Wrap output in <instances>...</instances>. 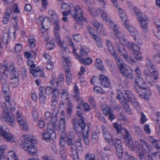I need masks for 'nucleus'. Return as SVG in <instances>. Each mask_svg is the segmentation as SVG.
Returning a JSON list of instances; mask_svg holds the SVG:
<instances>
[{
  "instance_id": "obj_20",
  "label": "nucleus",
  "mask_w": 160,
  "mask_h": 160,
  "mask_svg": "<svg viewBox=\"0 0 160 160\" xmlns=\"http://www.w3.org/2000/svg\"><path fill=\"white\" fill-rule=\"evenodd\" d=\"M18 122L22 128V130L26 131L28 130L27 123L25 121L22 119L20 116L18 112L16 114Z\"/></svg>"
},
{
  "instance_id": "obj_21",
  "label": "nucleus",
  "mask_w": 160,
  "mask_h": 160,
  "mask_svg": "<svg viewBox=\"0 0 160 160\" xmlns=\"http://www.w3.org/2000/svg\"><path fill=\"white\" fill-rule=\"evenodd\" d=\"M99 11L102 15L103 19L108 24L112 26L114 25V24L110 18L108 17L106 12L103 10L99 9Z\"/></svg>"
},
{
  "instance_id": "obj_8",
  "label": "nucleus",
  "mask_w": 160,
  "mask_h": 160,
  "mask_svg": "<svg viewBox=\"0 0 160 160\" xmlns=\"http://www.w3.org/2000/svg\"><path fill=\"white\" fill-rule=\"evenodd\" d=\"M135 82L137 85L135 86V89L138 94L141 92V90L147 89V84L140 77L135 78Z\"/></svg>"
},
{
  "instance_id": "obj_26",
  "label": "nucleus",
  "mask_w": 160,
  "mask_h": 160,
  "mask_svg": "<svg viewBox=\"0 0 160 160\" xmlns=\"http://www.w3.org/2000/svg\"><path fill=\"white\" fill-rule=\"evenodd\" d=\"M128 87L129 85L128 83L126 81H124L122 83L120 84L118 86L119 89L117 91L120 92L121 94H118L117 93V95L119 94H120L121 95V97L122 98V92L124 90L127 91L126 89L128 88ZM127 91L128 90H127Z\"/></svg>"
},
{
  "instance_id": "obj_41",
  "label": "nucleus",
  "mask_w": 160,
  "mask_h": 160,
  "mask_svg": "<svg viewBox=\"0 0 160 160\" xmlns=\"http://www.w3.org/2000/svg\"><path fill=\"white\" fill-rule=\"evenodd\" d=\"M79 57V60L80 62H81L83 64L88 65H90L92 62V60L90 58H88L82 59L81 57Z\"/></svg>"
},
{
  "instance_id": "obj_4",
  "label": "nucleus",
  "mask_w": 160,
  "mask_h": 160,
  "mask_svg": "<svg viewBox=\"0 0 160 160\" xmlns=\"http://www.w3.org/2000/svg\"><path fill=\"white\" fill-rule=\"evenodd\" d=\"M68 11H64L62 15L64 17H67L69 13H71L72 17L75 20L78 21L82 19V16L83 15L82 10L80 6L78 5L75 7L70 6Z\"/></svg>"
},
{
  "instance_id": "obj_44",
  "label": "nucleus",
  "mask_w": 160,
  "mask_h": 160,
  "mask_svg": "<svg viewBox=\"0 0 160 160\" xmlns=\"http://www.w3.org/2000/svg\"><path fill=\"white\" fill-rule=\"evenodd\" d=\"M135 14L137 16L138 19H139V18L141 17L142 18V17H143V16H145V15L142 14L139 9L137 8L136 7H135L133 8Z\"/></svg>"
},
{
  "instance_id": "obj_38",
  "label": "nucleus",
  "mask_w": 160,
  "mask_h": 160,
  "mask_svg": "<svg viewBox=\"0 0 160 160\" xmlns=\"http://www.w3.org/2000/svg\"><path fill=\"white\" fill-rule=\"evenodd\" d=\"M144 74L148 82L151 85H152L154 79L151 77L148 71L146 70H144Z\"/></svg>"
},
{
  "instance_id": "obj_48",
  "label": "nucleus",
  "mask_w": 160,
  "mask_h": 160,
  "mask_svg": "<svg viewBox=\"0 0 160 160\" xmlns=\"http://www.w3.org/2000/svg\"><path fill=\"white\" fill-rule=\"evenodd\" d=\"M88 10L89 11L90 13L92 16L94 17L98 16V13L95 9L91 7H88Z\"/></svg>"
},
{
  "instance_id": "obj_63",
  "label": "nucleus",
  "mask_w": 160,
  "mask_h": 160,
  "mask_svg": "<svg viewBox=\"0 0 160 160\" xmlns=\"http://www.w3.org/2000/svg\"><path fill=\"white\" fill-rule=\"evenodd\" d=\"M87 29L89 32L90 34L91 37L93 38L94 36L97 35H95L94 32V29L90 26H88L87 27Z\"/></svg>"
},
{
  "instance_id": "obj_60",
  "label": "nucleus",
  "mask_w": 160,
  "mask_h": 160,
  "mask_svg": "<svg viewBox=\"0 0 160 160\" xmlns=\"http://www.w3.org/2000/svg\"><path fill=\"white\" fill-rule=\"evenodd\" d=\"M106 107L102 110V112L105 115L107 116L112 111L110 108L108 106H106Z\"/></svg>"
},
{
  "instance_id": "obj_40",
  "label": "nucleus",
  "mask_w": 160,
  "mask_h": 160,
  "mask_svg": "<svg viewBox=\"0 0 160 160\" xmlns=\"http://www.w3.org/2000/svg\"><path fill=\"white\" fill-rule=\"evenodd\" d=\"M83 14L82 16V19H80V20L78 21H76L77 22V23L74 26L75 29H80L81 26L82 25V23L81 22L85 21L86 20V18L83 16Z\"/></svg>"
},
{
  "instance_id": "obj_16",
  "label": "nucleus",
  "mask_w": 160,
  "mask_h": 160,
  "mask_svg": "<svg viewBox=\"0 0 160 160\" xmlns=\"http://www.w3.org/2000/svg\"><path fill=\"white\" fill-rule=\"evenodd\" d=\"M142 30L144 32H147L148 31V24L149 22L146 16L143 17H141L138 19Z\"/></svg>"
},
{
  "instance_id": "obj_52",
  "label": "nucleus",
  "mask_w": 160,
  "mask_h": 160,
  "mask_svg": "<svg viewBox=\"0 0 160 160\" xmlns=\"http://www.w3.org/2000/svg\"><path fill=\"white\" fill-rule=\"evenodd\" d=\"M28 41L29 42V45L31 48L35 47V40L33 38H28Z\"/></svg>"
},
{
  "instance_id": "obj_27",
  "label": "nucleus",
  "mask_w": 160,
  "mask_h": 160,
  "mask_svg": "<svg viewBox=\"0 0 160 160\" xmlns=\"http://www.w3.org/2000/svg\"><path fill=\"white\" fill-rule=\"evenodd\" d=\"M8 73L5 70H2V67L0 70V81L2 83L6 82L8 76Z\"/></svg>"
},
{
  "instance_id": "obj_37",
  "label": "nucleus",
  "mask_w": 160,
  "mask_h": 160,
  "mask_svg": "<svg viewBox=\"0 0 160 160\" xmlns=\"http://www.w3.org/2000/svg\"><path fill=\"white\" fill-rule=\"evenodd\" d=\"M66 126V121L64 117L61 118L60 120L59 130L63 131L65 130Z\"/></svg>"
},
{
  "instance_id": "obj_53",
  "label": "nucleus",
  "mask_w": 160,
  "mask_h": 160,
  "mask_svg": "<svg viewBox=\"0 0 160 160\" xmlns=\"http://www.w3.org/2000/svg\"><path fill=\"white\" fill-rule=\"evenodd\" d=\"M98 136L97 134L95 132H93L92 135V141L93 142L96 143L98 142Z\"/></svg>"
},
{
  "instance_id": "obj_57",
  "label": "nucleus",
  "mask_w": 160,
  "mask_h": 160,
  "mask_svg": "<svg viewBox=\"0 0 160 160\" xmlns=\"http://www.w3.org/2000/svg\"><path fill=\"white\" fill-rule=\"evenodd\" d=\"M124 58L128 63L131 64L134 63L136 62L133 58L128 56L127 54Z\"/></svg>"
},
{
  "instance_id": "obj_33",
  "label": "nucleus",
  "mask_w": 160,
  "mask_h": 160,
  "mask_svg": "<svg viewBox=\"0 0 160 160\" xmlns=\"http://www.w3.org/2000/svg\"><path fill=\"white\" fill-rule=\"evenodd\" d=\"M74 91L75 93V97L76 98V100L78 102L80 101V103L81 104L83 102V100L79 96V90L76 85L74 86Z\"/></svg>"
},
{
  "instance_id": "obj_56",
  "label": "nucleus",
  "mask_w": 160,
  "mask_h": 160,
  "mask_svg": "<svg viewBox=\"0 0 160 160\" xmlns=\"http://www.w3.org/2000/svg\"><path fill=\"white\" fill-rule=\"evenodd\" d=\"M46 67L49 70H52L54 67L53 63L51 61H47L46 63Z\"/></svg>"
},
{
  "instance_id": "obj_59",
  "label": "nucleus",
  "mask_w": 160,
  "mask_h": 160,
  "mask_svg": "<svg viewBox=\"0 0 160 160\" xmlns=\"http://www.w3.org/2000/svg\"><path fill=\"white\" fill-rule=\"evenodd\" d=\"M48 13L51 16L52 20L55 19L57 20V18H58V16L52 10H49L48 11Z\"/></svg>"
},
{
  "instance_id": "obj_2",
  "label": "nucleus",
  "mask_w": 160,
  "mask_h": 160,
  "mask_svg": "<svg viewBox=\"0 0 160 160\" xmlns=\"http://www.w3.org/2000/svg\"><path fill=\"white\" fill-rule=\"evenodd\" d=\"M1 106L3 110V113L1 118L2 119L7 122L9 125L13 126L14 125V118L12 113L8 111V108L11 104L9 102L8 103L5 102H1L0 103Z\"/></svg>"
},
{
  "instance_id": "obj_10",
  "label": "nucleus",
  "mask_w": 160,
  "mask_h": 160,
  "mask_svg": "<svg viewBox=\"0 0 160 160\" xmlns=\"http://www.w3.org/2000/svg\"><path fill=\"white\" fill-rule=\"evenodd\" d=\"M2 67V70H5L7 72L8 71L10 72L11 76L14 75L16 72H18L16 71L15 68L13 63H11L8 65L7 62H3Z\"/></svg>"
},
{
  "instance_id": "obj_51",
  "label": "nucleus",
  "mask_w": 160,
  "mask_h": 160,
  "mask_svg": "<svg viewBox=\"0 0 160 160\" xmlns=\"http://www.w3.org/2000/svg\"><path fill=\"white\" fill-rule=\"evenodd\" d=\"M62 57L64 59V61L65 62V66H65V65H66L67 68H69L71 66V64L70 62V61L69 59V57H64V56H63Z\"/></svg>"
},
{
  "instance_id": "obj_30",
  "label": "nucleus",
  "mask_w": 160,
  "mask_h": 160,
  "mask_svg": "<svg viewBox=\"0 0 160 160\" xmlns=\"http://www.w3.org/2000/svg\"><path fill=\"white\" fill-rule=\"evenodd\" d=\"M102 127L104 138L107 142H109L110 140H112L111 136L105 127L102 126Z\"/></svg>"
},
{
  "instance_id": "obj_61",
  "label": "nucleus",
  "mask_w": 160,
  "mask_h": 160,
  "mask_svg": "<svg viewBox=\"0 0 160 160\" xmlns=\"http://www.w3.org/2000/svg\"><path fill=\"white\" fill-rule=\"evenodd\" d=\"M108 48L110 52L113 56H114V58L115 59V56H118L115 54V49L114 48L113 45L112 46L109 47Z\"/></svg>"
},
{
  "instance_id": "obj_7",
  "label": "nucleus",
  "mask_w": 160,
  "mask_h": 160,
  "mask_svg": "<svg viewBox=\"0 0 160 160\" xmlns=\"http://www.w3.org/2000/svg\"><path fill=\"white\" fill-rule=\"evenodd\" d=\"M146 64L148 69L152 74L154 80H157L158 78V72L152 62L149 59H146Z\"/></svg>"
},
{
  "instance_id": "obj_35",
  "label": "nucleus",
  "mask_w": 160,
  "mask_h": 160,
  "mask_svg": "<svg viewBox=\"0 0 160 160\" xmlns=\"http://www.w3.org/2000/svg\"><path fill=\"white\" fill-rule=\"evenodd\" d=\"M58 112L57 110L52 111V117L51 119V122L53 127H54L56 125V122L57 120L56 115Z\"/></svg>"
},
{
  "instance_id": "obj_6",
  "label": "nucleus",
  "mask_w": 160,
  "mask_h": 160,
  "mask_svg": "<svg viewBox=\"0 0 160 160\" xmlns=\"http://www.w3.org/2000/svg\"><path fill=\"white\" fill-rule=\"evenodd\" d=\"M54 22L53 25L54 28V35L55 36V39L57 42L58 45V46H62V43L61 42V40L60 38V35L58 32L60 30V28L59 25V22L58 18L57 19H55L52 20Z\"/></svg>"
},
{
  "instance_id": "obj_29",
  "label": "nucleus",
  "mask_w": 160,
  "mask_h": 160,
  "mask_svg": "<svg viewBox=\"0 0 160 160\" xmlns=\"http://www.w3.org/2000/svg\"><path fill=\"white\" fill-rule=\"evenodd\" d=\"M57 98L52 96L51 98V108L52 111L57 110L58 106Z\"/></svg>"
},
{
  "instance_id": "obj_11",
  "label": "nucleus",
  "mask_w": 160,
  "mask_h": 160,
  "mask_svg": "<svg viewBox=\"0 0 160 160\" xmlns=\"http://www.w3.org/2000/svg\"><path fill=\"white\" fill-rule=\"evenodd\" d=\"M113 126L114 128L117 130V132L119 134L120 132H123L124 134V138L126 140L127 139L131 138V135L129 132L126 129L123 128L121 130V126L120 125H118L117 123H114Z\"/></svg>"
},
{
  "instance_id": "obj_19",
  "label": "nucleus",
  "mask_w": 160,
  "mask_h": 160,
  "mask_svg": "<svg viewBox=\"0 0 160 160\" xmlns=\"http://www.w3.org/2000/svg\"><path fill=\"white\" fill-rule=\"evenodd\" d=\"M119 100L122 102V104L124 108L125 111L129 114H132V111L130 109L128 103L127 102V100H123V98L121 97V95L119 94L116 97Z\"/></svg>"
},
{
  "instance_id": "obj_15",
  "label": "nucleus",
  "mask_w": 160,
  "mask_h": 160,
  "mask_svg": "<svg viewBox=\"0 0 160 160\" xmlns=\"http://www.w3.org/2000/svg\"><path fill=\"white\" fill-rule=\"evenodd\" d=\"M23 148L25 150L28 151L31 156L35 155L37 152V150L34 145H31L30 143L23 145Z\"/></svg>"
},
{
  "instance_id": "obj_22",
  "label": "nucleus",
  "mask_w": 160,
  "mask_h": 160,
  "mask_svg": "<svg viewBox=\"0 0 160 160\" xmlns=\"http://www.w3.org/2000/svg\"><path fill=\"white\" fill-rule=\"evenodd\" d=\"M118 39V42L120 43H122L123 45H128L129 44V42L126 39L124 34L121 32H119L118 34H116L115 35Z\"/></svg>"
},
{
  "instance_id": "obj_55",
  "label": "nucleus",
  "mask_w": 160,
  "mask_h": 160,
  "mask_svg": "<svg viewBox=\"0 0 160 160\" xmlns=\"http://www.w3.org/2000/svg\"><path fill=\"white\" fill-rule=\"evenodd\" d=\"M97 29L100 34L103 35H106V33L105 32V30L103 27V25L102 24L100 25L99 27Z\"/></svg>"
},
{
  "instance_id": "obj_17",
  "label": "nucleus",
  "mask_w": 160,
  "mask_h": 160,
  "mask_svg": "<svg viewBox=\"0 0 160 160\" xmlns=\"http://www.w3.org/2000/svg\"><path fill=\"white\" fill-rule=\"evenodd\" d=\"M100 84L104 87L108 88L110 86V82L108 78L105 75L101 74L99 76Z\"/></svg>"
},
{
  "instance_id": "obj_49",
  "label": "nucleus",
  "mask_w": 160,
  "mask_h": 160,
  "mask_svg": "<svg viewBox=\"0 0 160 160\" xmlns=\"http://www.w3.org/2000/svg\"><path fill=\"white\" fill-rule=\"evenodd\" d=\"M61 42L62 43V46H59L62 49V54L64 55H66L67 53H69L70 52V50L67 47H64L62 45L63 44V42L61 41Z\"/></svg>"
},
{
  "instance_id": "obj_1",
  "label": "nucleus",
  "mask_w": 160,
  "mask_h": 160,
  "mask_svg": "<svg viewBox=\"0 0 160 160\" xmlns=\"http://www.w3.org/2000/svg\"><path fill=\"white\" fill-rule=\"evenodd\" d=\"M72 123L73 125V129L78 135L83 134L88 132L89 126L88 124H85L83 117L81 118L78 120L76 118L72 119Z\"/></svg>"
},
{
  "instance_id": "obj_45",
  "label": "nucleus",
  "mask_w": 160,
  "mask_h": 160,
  "mask_svg": "<svg viewBox=\"0 0 160 160\" xmlns=\"http://www.w3.org/2000/svg\"><path fill=\"white\" fill-rule=\"evenodd\" d=\"M36 72L35 73L34 77H44V72L41 70L40 68L38 67L36 68Z\"/></svg>"
},
{
  "instance_id": "obj_64",
  "label": "nucleus",
  "mask_w": 160,
  "mask_h": 160,
  "mask_svg": "<svg viewBox=\"0 0 160 160\" xmlns=\"http://www.w3.org/2000/svg\"><path fill=\"white\" fill-rule=\"evenodd\" d=\"M142 150L146 153H149L151 151L150 146L147 144L142 147Z\"/></svg>"
},
{
  "instance_id": "obj_25",
  "label": "nucleus",
  "mask_w": 160,
  "mask_h": 160,
  "mask_svg": "<svg viewBox=\"0 0 160 160\" xmlns=\"http://www.w3.org/2000/svg\"><path fill=\"white\" fill-rule=\"evenodd\" d=\"M18 72H16L14 75L11 76V84L14 88L17 87L19 85Z\"/></svg>"
},
{
  "instance_id": "obj_62",
  "label": "nucleus",
  "mask_w": 160,
  "mask_h": 160,
  "mask_svg": "<svg viewBox=\"0 0 160 160\" xmlns=\"http://www.w3.org/2000/svg\"><path fill=\"white\" fill-rule=\"evenodd\" d=\"M86 160H95V156L93 154L87 153L85 156Z\"/></svg>"
},
{
  "instance_id": "obj_43",
  "label": "nucleus",
  "mask_w": 160,
  "mask_h": 160,
  "mask_svg": "<svg viewBox=\"0 0 160 160\" xmlns=\"http://www.w3.org/2000/svg\"><path fill=\"white\" fill-rule=\"evenodd\" d=\"M125 46L129 48L131 47L133 49L134 53L139 52V47L135 44L132 43L131 42H129L128 46L126 45Z\"/></svg>"
},
{
  "instance_id": "obj_12",
  "label": "nucleus",
  "mask_w": 160,
  "mask_h": 160,
  "mask_svg": "<svg viewBox=\"0 0 160 160\" xmlns=\"http://www.w3.org/2000/svg\"><path fill=\"white\" fill-rule=\"evenodd\" d=\"M55 134L52 130L49 129L47 132H44L42 134V138L43 140L47 142H50L51 140H53Z\"/></svg>"
},
{
  "instance_id": "obj_50",
  "label": "nucleus",
  "mask_w": 160,
  "mask_h": 160,
  "mask_svg": "<svg viewBox=\"0 0 160 160\" xmlns=\"http://www.w3.org/2000/svg\"><path fill=\"white\" fill-rule=\"evenodd\" d=\"M76 148L77 150L82 151L83 149V146L80 141H77L74 145V148Z\"/></svg>"
},
{
  "instance_id": "obj_28",
  "label": "nucleus",
  "mask_w": 160,
  "mask_h": 160,
  "mask_svg": "<svg viewBox=\"0 0 160 160\" xmlns=\"http://www.w3.org/2000/svg\"><path fill=\"white\" fill-rule=\"evenodd\" d=\"M118 9L119 13V15L122 22H127L128 19L125 11L123 9L120 8L119 6L116 7Z\"/></svg>"
},
{
  "instance_id": "obj_3",
  "label": "nucleus",
  "mask_w": 160,
  "mask_h": 160,
  "mask_svg": "<svg viewBox=\"0 0 160 160\" xmlns=\"http://www.w3.org/2000/svg\"><path fill=\"white\" fill-rule=\"evenodd\" d=\"M115 60L120 72L124 76L131 78L132 71L130 67L124 63L122 59L118 56H115Z\"/></svg>"
},
{
  "instance_id": "obj_24",
  "label": "nucleus",
  "mask_w": 160,
  "mask_h": 160,
  "mask_svg": "<svg viewBox=\"0 0 160 160\" xmlns=\"http://www.w3.org/2000/svg\"><path fill=\"white\" fill-rule=\"evenodd\" d=\"M116 45L117 48L118 50L119 53L121 54L123 58L126 56L127 54V52L124 48L123 46V45L122 43L118 42H116Z\"/></svg>"
},
{
  "instance_id": "obj_9",
  "label": "nucleus",
  "mask_w": 160,
  "mask_h": 160,
  "mask_svg": "<svg viewBox=\"0 0 160 160\" xmlns=\"http://www.w3.org/2000/svg\"><path fill=\"white\" fill-rule=\"evenodd\" d=\"M2 127L0 128V135L3 137V138L8 142H13L15 141V139L13 135L7 131L8 128Z\"/></svg>"
},
{
  "instance_id": "obj_32",
  "label": "nucleus",
  "mask_w": 160,
  "mask_h": 160,
  "mask_svg": "<svg viewBox=\"0 0 160 160\" xmlns=\"http://www.w3.org/2000/svg\"><path fill=\"white\" fill-rule=\"evenodd\" d=\"M6 157L7 160H19L15 152L12 151H11L8 152Z\"/></svg>"
},
{
  "instance_id": "obj_34",
  "label": "nucleus",
  "mask_w": 160,
  "mask_h": 160,
  "mask_svg": "<svg viewBox=\"0 0 160 160\" xmlns=\"http://www.w3.org/2000/svg\"><path fill=\"white\" fill-rule=\"evenodd\" d=\"M95 66L98 70L101 71L104 70V67L102 60L100 59H96L95 63Z\"/></svg>"
},
{
  "instance_id": "obj_13",
  "label": "nucleus",
  "mask_w": 160,
  "mask_h": 160,
  "mask_svg": "<svg viewBox=\"0 0 160 160\" xmlns=\"http://www.w3.org/2000/svg\"><path fill=\"white\" fill-rule=\"evenodd\" d=\"M114 142V145L116 149L117 156L119 159H121L122 157L123 152L121 142L119 139L116 138Z\"/></svg>"
},
{
  "instance_id": "obj_47",
  "label": "nucleus",
  "mask_w": 160,
  "mask_h": 160,
  "mask_svg": "<svg viewBox=\"0 0 160 160\" xmlns=\"http://www.w3.org/2000/svg\"><path fill=\"white\" fill-rule=\"evenodd\" d=\"M83 140L84 142L86 145H89V140L88 139V132H86V133H84L83 135Z\"/></svg>"
},
{
  "instance_id": "obj_58",
  "label": "nucleus",
  "mask_w": 160,
  "mask_h": 160,
  "mask_svg": "<svg viewBox=\"0 0 160 160\" xmlns=\"http://www.w3.org/2000/svg\"><path fill=\"white\" fill-rule=\"evenodd\" d=\"M61 93L62 94V99L67 100L68 99V93L66 90H63L62 92H61Z\"/></svg>"
},
{
  "instance_id": "obj_31",
  "label": "nucleus",
  "mask_w": 160,
  "mask_h": 160,
  "mask_svg": "<svg viewBox=\"0 0 160 160\" xmlns=\"http://www.w3.org/2000/svg\"><path fill=\"white\" fill-rule=\"evenodd\" d=\"M23 137L25 139V141L23 145H24L26 144H28L30 143L31 144V145L33 144L32 143L34 141V140L32 135H24Z\"/></svg>"
},
{
  "instance_id": "obj_14",
  "label": "nucleus",
  "mask_w": 160,
  "mask_h": 160,
  "mask_svg": "<svg viewBox=\"0 0 160 160\" xmlns=\"http://www.w3.org/2000/svg\"><path fill=\"white\" fill-rule=\"evenodd\" d=\"M73 140L67 139L66 141V144L68 146H71V149L73 155V160H79L78 152L74 148V145L72 141Z\"/></svg>"
},
{
  "instance_id": "obj_23",
  "label": "nucleus",
  "mask_w": 160,
  "mask_h": 160,
  "mask_svg": "<svg viewBox=\"0 0 160 160\" xmlns=\"http://www.w3.org/2000/svg\"><path fill=\"white\" fill-rule=\"evenodd\" d=\"M38 23H41L42 26L44 27L49 28L50 26V20L49 18L46 17L44 18L42 17H39L37 19Z\"/></svg>"
},
{
  "instance_id": "obj_54",
  "label": "nucleus",
  "mask_w": 160,
  "mask_h": 160,
  "mask_svg": "<svg viewBox=\"0 0 160 160\" xmlns=\"http://www.w3.org/2000/svg\"><path fill=\"white\" fill-rule=\"evenodd\" d=\"M126 141L127 142V145L128 147L129 148H132V150H133L134 147V145L132 138L127 139V140Z\"/></svg>"
},
{
  "instance_id": "obj_46",
  "label": "nucleus",
  "mask_w": 160,
  "mask_h": 160,
  "mask_svg": "<svg viewBox=\"0 0 160 160\" xmlns=\"http://www.w3.org/2000/svg\"><path fill=\"white\" fill-rule=\"evenodd\" d=\"M93 38L96 41V44L98 47L99 48H102V44L101 38L97 36H94V37Z\"/></svg>"
},
{
  "instance_id": "obj_42",
  "label": "nucleus",
  "mask_w": 160,
  "mask_h": 160,
  "mask_svg": "<svg viewBox=\"0 0 160 160\" xmlns=\"http://www.w3.org/2000/svg\"><path fill=\"white\" fill-rule=\"evenodd\" d=\"M7 148V146L5 145H0V160H2L5 158L4 152Z\"/></svg>"
},
{
  "instance_id": "obj_18",
  "label": "nucleus",
  "mask_w": 160,
  "mask_h": 160,
  "mask_svg": "<svg viewBox=\"0 0 160 160\" xmlns=\"http://www.w3.org/2000/svg\"><path fill=\"white\" fill-rule=\"evenodd\" d=\"M3 83L4 84L2 87V92L5 99V102L9 104V102H10V101L9 96V86L6 83V82Z\"/></svg>"
},
{
  "instance_id": "obj_36",
  "label": "nucleus",
  "mask_w": 160,
  "mask_h": 160,
  "mask_svg": "<svg viewBox=\"0 0 160 160\" xmlns=\"http://www.w3.org/2000/svg\"><path fill=\"white\" fill-rule=\"evenodd\" d=\"M124 24L126 28L131 34H132L135 32L136 31L134 28L129 24L128 20L127 21V22H124Z\"/></svg>"
},
{
  "instance_id": "obj_5",
  "label": "nucleus",
  "mask_w": 160,
  "mask_h": 160,
  "mask_svg": "<svg viewBox=\"0 0 160 160\" xmlns=\"http://www.w3.org/2000/svg\"><path fill=\"white\" fill-rule=\"evenodd\" d=\"M122 96L123 100L130 102L134 107L137 110L140 108V105L136 99L130 91H123L122 92Z\"/></svg>"
},
{
  "instance_id": "obj_39",
  "label": "nucleus",
  "mask_w": 160,
  "mask_h": 160,
  "mask_svg": "<svg viewBox=\"0 0 160 160\" xmlns=\"http://www.w3.org/2000/svg\"><path fill=\"white\" fill-rule=\"evenodd\" d=\"M160 149L158 150V151L155 152L153 153L152 154H149L148 156V160H154L152 157L153 156L156 158L160 159Z\"/></svg>"
}]
</instances>
